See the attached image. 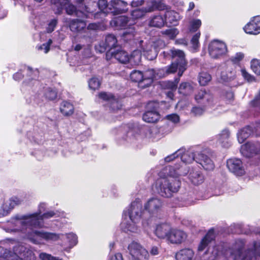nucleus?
<instances>
[{"label": "nucleus", "mask_w": 260, "mask_h": 260, "mask_svg": "<svg viewBox=\"0 0 260 260\" xmlns=\"http://www.w3.org/2000/svg\"><path fill=\"white\" fill-rule=\"evenodd\" d=\"M46 207L45 203L40 204L37 212L23 216H16L9 222V225L12 232H21L24 234V237L35 244H43L44 240L48 242H55L60 239L62 234L38 231L34 228L43 226L40 217Z\"/></svg>", "instance_id": "nucleus-1"}, {"label": "nucleus", "mask_w": 260, "mask_h": 260, "mask_svg": "<svg viewBox=\"0 0 260 260\" xmlns=\"http://www.w3.org/2000/svg\"><path fill=\"white\" fill-rule=\"evenodd\" d=\"M245 243L243 240H237L231 248L224 243L218 244L211 250L206 252L202 256V260H237L240 257L241 260H255L260 256V243L253 242L243 253Z\"/></svg>", "instance_id": "nucleus-2"}, {"label": "nucleus", "mask_w": 260, "mask_h": 260, "mask_svg": "<svg viewBox=\"0 0 260 260\" xmlns=\"http://www.w3.org/2000/svg\"><path fill=\"white\" fill-rule=\"evenodd\" d=\"M188 172L186 168L180 165L165 167L160 173L168 177L157 180L155 184L157 192L164 197H171L174 193L178 191L181 184L180 181L175 178L178 176H184Z\"/></svg>", "instance_id": "nucleus-3"}, {"label": "nucleus", "mask_w": 260, "mask_h": 260, "mask_svg": "<svg viewBox=\"0 0 260 260\" xmlns=\"http://www.w3.org/2000/svg\"><path fill=\"white\" fill-rule=\"evenodd\" d=\"M0 260H36V256L30 248L17 243L13 251L0 247Z\"/></svg>", "instance_id": "nucleus-4"}, {"label": "nucleus", "mask_w": 260, "mask_h": 260, "mask_svg": "<svg viewBox=\"0 0 260 260\" xmlns=\"http://www.w3.org/2000/svg\"><path fill=\"white\" fill-rule=\"evenodd\" d=\"M180 158L182 162L185 164L191 163L193 160L201 165L207 170H213L214 165L213 161L206 155L203 153H199L195 156L193 152L191 150L185 151L183 149V152L180 154Z\"/></svg>", "instance_id": "nucleus-5"}, {"label": "nucleus", "mask_w": 260, "mask_h": 260, "mask_svg": "<svg viewBox=\"0 0 260 260\" xmlns=\"http://www.w3.org/2000/svg\"><path fill=\"white\" fill-rule=\"evenodd\" d=\"M164 46L165 43L160 39H158L156 41L150 42L148 43L146 42H144L143 40H140L138 42V46L143 52L144 55L149 60L155 58L157 55L159 50Z\"/></svg>", "instance_id": "nucleus-6"}, {"label": "nucleus", "mask_w": 260, "mask_h": 260, "mask_svg": "<svg viewBox=\"0 0 260 260\" xmlns=\"http://www.w3.org/2000/svg\"><path fill=\"white\" fill-rule=\"evenodd\" d=\"M141 51L138 49L134 50L130 56L125 51L119 50L115 53L114 58L121 63L129 62L131 65H138L141 59Z\"/></svg>", "instance_id": "nucleus-7"}, {"label": "nucleus", "mask_w": 260, "mask_h": 260, "mask_svg": "<svg viewBox=\"0 0 260 260\" xmlns=\"http://www.w3.org/2000/svg\"><path fill=\"white\" fill-rule=\"evenodd\" d=\"M127 249L131 255L129 260H148L149 257L148 251L137 242H132Z\"/></svg>", "instance_id": "nucleus-8"}, {"label": "nucleus", "mask_w": 260, "mask_h": 260, "mask_svg": "<svg viewBox=\"0 0 260 260\" xmlns=\"http://www.w3.org/2000/svg\"><path fill=\"white\" fill-rule=\"evenodd\" d=\"M131 78L134 82H138L142 87L148 86L152 82L153 79L156 78L154 70H148L143 75L139 71H134L131 74Z\"/></svg>", "instance_id": "nucleus-9"}, {"label": "nucleus", "mask_w": 260, "mask_h": 260, "mask_svg": "<svg viewBox=\"0 0 260 260\" xmlns=\"http://www.w3.org/2000/svg\"><path fill=\"white\" fill-rule=\"evenodd\" d=\"M209 54L213 59H218L227 52V47L225 44L218 40L212 41L208 47Z\"/></svg>", "instance_id": "nucleus-10"}, {"label": "nucleus", "mask_w": 260, "mask_h": 260, "mask_svg": "<svg viewBox=\"0 0 260 260\" xmlns=\"http://www.w3.org/2000/svg\"><path fill=\"white\" fill-rule=\"evenodd\" d=\"M158 103L150 102L147 104L146 111L143 115L144 121L148 123L157 122L160 119V114L158 112Z\"/></svg>", "instance_id": "nucleus-11"}, {"label": "nucleus", "mask_w": 260, "mask_h": 260, "mask_svg": "<svg viewBox=\"0 0 260 260\" xmlns=\"http://www.w3.org/2000/svg\"><path fill=\"white\" fill-rule=\"evenodd\" d=\"M163 206L162 202L158 198L153 197L149 199L144 205V209L150 216L157 217L161 211Z\"/></svg>", "instance_id": "nucleus-12"}, {"label": "nucleus", "mask_w": 260, "mask_h": 260, "mask_svg": "<svg viewBox=\"0 0 260 260\" xmlns=\"http://www.w3.org/2000/svg\"><path fill=\"white\" fill-rule=\"evenodd\" d=\"M140 221H135L134 219L127 217L125 212L123 213L122 221L120 226L121 230L125 233H139L140 229L138 223Z\"/></svg>", "instance_id": "nucleus-13"}, {"label": "nucleus", "mask_w": 260, "mask_h": 260, "mask_svg": "<svg viewBox=\"0 0 260 260\" xmlns=\"http://www.w3.org/2000/svg\"><path fill=\"white\" fill-rule=\"evenodd\" d=\"M127 217L134 219L135 221H140L142 213V204L140 199H137L131 203L128 212L124 211Z\"/></svg>", "instance_id": "nucleus-14"}, {"label": "nucleus", "mask_w": 260, "mask_h": 260, "mask_svg": "<svg viewBox=\"0 0 260 260\" xmlns=\"http://www.w3.org/2000/svg\"><path fill=\"white\" fill-rule=\"evenodd\" d=\"M226 166L230 171L236 176H241L245 174L244 167L240 159H229L227 160Z\"/></svg>", "instance_id": "nucleus-15"}, {"label": "nucleus", "mask_w": 260, "mask_h": 260, "mask_svg": "<svg viewBox=\"0 0 260 260\" xmlns=\"http://www.w3.org/2000/svg\"><path fill=\"white\" fill-rule=\"evenodd\" d=\"M243 29L246 34L249 35H257L260 34V15L251 18Z\"/></svg>", "instance_id": "nucleus-16"}, {"label": "nucleus", "mask_w": 260, "mask_h": 260, "mask_svg": "<svg viewBox=\"0 0 260 260\" xmlns=\"http://www.w3.org/2000/svg\"><path fill=\"white\" fill-rule=\"evenodd\" d=\"M126 2L121 0H112L108 4L109 13L117 15L126 12L128 10Z\"/></svg>", "instance_id": "nucleus-17"}, {"label": "nucleus", "mask_w": 260, "mask_h": 260, "mask_svg": "<svg viewBox=\"0 0 260 260\" xmlns=\"http://www.w3.org/2000/svg\"><path fill=\"white\" fill-rule=\"evenodd\" d=\"M117 44V40L115 36L112 34L106 36L105 42H101L95 47L96 51L100 53L105 52L108 49H113Z\"/></svg>", "instance_id": "nucleus-18"}, {"label": "nucleus", "mask_w": 260, "mask_h": 260, "mask_svg": "<svg viewBox=\"0 0 260 260\" xmlns=\"http://www.w3.org/2000/svg\"><path fill=\"white\" fill-rule=\"evenodd\" d=\"M187 238V235L183 231L172 228L167 241L175 244H180Z\"/></svg>", "instance_id": "nucleus-19"}, {"label": "nucleus", "mask_w": 260, "mask_h": 260, "mask_svg": "<svg viewBox=\"0 0 260 260\" xmlns=\"http://www.w3.org/2000/svg\"><path fill=\"white\" fill-rule=\"evenodd\" d=\"M83 10H81L80 9L78 10H76V7L72 5H69L67 8H66V11L67 13L69 15H72L74 13H76V15L77 17H82V18H89L90 15H92V11L90 10L88 7L87 6H85L84 8H82Z\"/></svg>", "instance_id": "nucleus-20"}, {"label": "nucleus", "mask_w": 260, "mask_h": 260, "mask_svg": "<svg viewBox=\"0 0 260 260\" xmlns=\"http://www.w3.org/2000/svg\"><path fill=\"white\" fill-rule=\"evenodd\" d=\"M172 62L171 65H186L187 62L184 52L178 49L171 50Z\"/></svg>", "instance_id": "nucleus-21"}, {"label": "nucleus", "mask_w": 260, "mask_h": 260, "mask_svg": "<svg viewBox=\"0 0 260 260\" xmlns=\"http://www.w3.org/2000/svg\"><path fill=\"white\" fill-rule=\"evenodd\" d=\"M172 228L169 224L163 223L157 225L155 231V235L160 239L167 241Z\"/></svg>", "instance_id": "nucleus-22"}, {"label": "nucleus", "mask_w": 260, "mask_h": 260, "mask_svg": "<svg viewBox=\"0 0 260 260\" xmlns=\"http://www.w3.org/2000/svg\"><path fill=\"white\" fill-rule=\"evenodd\" d=\"M110 25L112 27L116 29L125 28L127 26L132 25L130 22L129 18L125 16H120L114 17L110 22Z\"/></svg>", "instance_id": "nucleus-23"}, {"label": "nucleus", "mask_w": 260, "mask_h": 260, "mask_svg": "<svg viewBox=\"0 0 260 260\" xmlns=\"http://www.w3.org/2000/svg\"><path fill=\"white\" fill-rule=\"evenodd\" d=\"M146 7L147 11L150 13L157 10H166L168 6L162 0H151L147 2Z\"/></svg>", "instance_id": "nucleus-24"}, {"label": "nucleus", "mask_w": 260, "mask_h": 260, "mask_svg": "<svg viewBox=\"0 0 260 260\" xmlns=\"http://www.w3.org/2000/svg\"><path fill=\"white\" fill-rule=\"evenodd\" d=\"M195 100L205 106H211L213 102V96L205 90H201L195 95Z\"/></svg>", "instance_id": "nucleus-25"}, {"label": "nucleus", "mask_w": 260, "mask_h": 260, "mask_svg": "<svg viewBox=\"0 0 260 260\" xmlns=\"http://www.w3.org/2000/svg\"><path fill=\"white\" fill-rule=\"evenodd\" d=\"M194 252L190 248H183L176 253V260H194Z\"/></svg>", "instance_id": "nucleus-26"}, {"label": "nucleus", "mask_w": 260, "mask_h": 260, "mask_svg": "<svg viewBox=\"0 0 260 260\" xmlns=\"http://www.w3.org/2000/svg\"><path fill=\"white\" fill-rule=\"evenodd\" d=\"M180 19V15L176 12L169 10V7L166 10L165 14V20L166 24L169 23L173 25H177Z\"/></svg>", "instance_id": "nucleus-27"}, {"label": "nucleus", "mask_w": 260, "mask_h": 260, "mask_svg": "<svg viewBox=\"0 0 260 260\" xmlns=\"http://www.w3.org/2000/svg\"><path fill=\"white\" fill-rule=\"evenodd\" d=\"M215 238V232L213 229H211L207 233L204 238L201 241L198 247L200 251L204 250L207 246L211 243Z\"/></svg>", "instance_id": "nucleus-28"}, {"label": "nucleus", "mask_w": 260, "mask_h": 260, "mask_svg": "<svg viewBox=\"0 0 260 260\" xmlns=\"http://www.w3.org/2000/svg\"><path fill=\"white\" fill-rule=\"evenodd\" d=\"M254 132L253 127L247 126L241 129L237 134V138L240 143H243Z\"/></svg>", "instance_id": "nucleus-29"}, {"label": "nucleus", "mask_w": 260, "mask_h": 260, "mask_svg": "<svg viewBox=\"0 0 260 260\" xmlns=\"http://www.w3.org/2000/svg\"><path fill=\"white\" fill-rule=\"evenodd\" d=\"M86 26L85 22L79 19H72L69 23L70 30L73 32H79L85 29Z\"/></svg>", "instance_id": "nucleus-30"}, {"label": "nucleus", "mask_w": 260, "mask_h": 260, "mask_svg": "<svg viewBox=\"0 0 260 260\" xmlns=\"http://www.w3.org/2000/svg\"><path fill=\"white\" fill-rule=\"evenodd\" d=\"M241 153L246 157H251L253 154L257 153V149L253 143L248 142L241 147Z\"/></svg>", "instance_id": "nucleus-31"}, {"label": "nucleus", "mask_w": 260, "mask_h": 260, "mask_svg": "<svg viewBox=\"0 0 260 260\" xmlns=\"http://www.w3.org/2000/svg\"><path fill=\"white\" fill-rule=\"evenodd\" d=\"M165 18L160 14L153 15L149 19V25L152 27L161 28L165 26Z\"/></svg>", "instance_id": "nucleus-32"}, {"label": "nucleus", "mask_w": 260, "mask_h": 260, "mask_svg": "<svg viewBox=\"0 0 260 260\" xmlns=\"http://www.w3.org/2000/svg\"><path fill=\"white\" fill-rule=\"evenodd\" d=\"M40 91L39 92H43L44 96L48 100L53 101L57 98V92L51 87L45 86L41 87L40 86Z\"/></svg>", "instance_id": "nucleus-33"}, {"label": "nucleus", "mask_w": 260, "mask_h": 260, "mask_svg": "<svg viewBox=\"0 0 260 260\" xmlns=\"http://www.w3.org/2000/svg\"><path fill=\"white\" fill-rule=\"evenodd\" d=\"M74 107L72 104L67 101H63L60 105V111L64 116H70L74 112Z\"/></svg>", "instance_id": "nucleus-34"}, {"label": "nucleus", "mask_w": 260, "mask_h": 260, "mask_svg": "<svg viewBox=\"0 0 260 260\" xmlns=\"http://www.w3.org/2000/svg\"><path fill=\"white\" fill-rule=\"evenodd\" d=\"M189 178L193 184L197 185L201 184L204 180L203 175L199 171H193L190 173Z\"/></svg>", "instance_id": "nucleus-35"}, {"label": "nucleus", "mask_w": 260, "mask_h": 260, "mask_svg": "<svg viewBox=\"0 0 260 260\" xmlns=\"http://www.w3.org/2000/svg\"><path fill=\"white\" fill-rule=\"evenodd\" d=\"M193 87L189 82L182 83L178 88L179 92L183 95L189 94L193 91Z\"/></svg>", "instance_id": "nucleus-36"}, {"label": "nucleus", "mask_w": 260, "mask_h": 260, "mask_svg": "<svg viewBox=\"0 0 260 260\" xmlns=\"http://www.w3.org/2000/svg\"><path fill=\"white\" fill-rule=\"evenodd\" d=\"M21 200L17 197H13L10 199L9 202L3 206L4 209L7 210L13 209L15 206L20 204Z\"/></svg>", "instance_id": "nucleus-37"}, {"label": "nucleus", "mask_w": 260, "mask_h": 260, "mask_svg": "<svg viewBox=\"0 0 260 260\" xmlns=\"http://www.w3.org/2000/svg\"><path fill=\"white\" fill-rule=\"evenodd\" d=\"M230 136L229 131L227 129L223 130L218 136V140L220 143L223 144L224 147H228V139Z\"/></svg>", "instance_id": "nucleus-38"}, {"label": "nucleus", "mask_w": 260, "mask_h": 260, "mask_svg": "<svg viewBox=\"0 0 260 260\" xmlns=\"http://www.w3.org/2000/svg\"><path fill=\"white\" fill-rule=\"evenodd\" d=\"M52 43V40L49 39L47 42L42 45H38L36 46V49L41 53H47L50 50V45Z\"/></svg>", "instance_id": "nucleus-39"}, {"label": "nucleus", "mask_w": 260, "mask_h": 260, "mask_svg": "<svg viewBox=\"0 0 260 260\" xmlns=\"http://www.w3.org/2000/svg\"><path fill=\"white\" fill-rule=\"evenodd\" d=\"M211 79V76L206 72H202L200 74L199 82L202 86L206 85Z\"/></svg>", "instance_id": "nucleus-40"}, {"label": "nucleus", "mask_w": 260, "mask_h": 260, "mask_svg": "<svg viewBox=\"0 0 260 260\" xmlns=\"http://www.w3.org/2000/svg\"><path fill=\"white\" fill-rule=\"evenodd\" d=\"M179 79H176L174 81H167L163 83L162 86L164 88L171 90H176Z\"/></svg>", "instance_id": "nucleus-41"}, {"label": "nucleus", "mask_w": 260, "mask_h": 260, "mask_svg": "<svg viewBox=\"0 0 260 260\" xmlns=\"http://www.w3.org/2000/svg\"><path fill=\"white\" fill-rule=\"evenodd\" d=\"M147 13L146 7L136 9L132 12L131 15L134 19H138L144 16Z\"/></svg>", "instance_id": "nucleus-42"}, {"label": "nucleus", "mask_w": 260, "mask_h": 260, "mask_svg": "<svg viewBox=\"0 0 260 260\" xmlns=\"http://www.w3.org/2000/svg\"><path fill=\"white\" fill-rule=\"evenodd\" d=\"M101 81L96 77H92L88 81V86L89 88L93 90L99 89Z\"/></svg>", "instance_id": "nucleus-43"}, {"label": "nucleus", "mask_w": 260, "mask_h": 260, "mask_svg": "<svg viewBox=\"0 0 260 260\" xmlns=\"http://www.w3.org/2000/svg\"><path fill=\"white\" fill-rule=\"evenodd\" d=\"M201 34L200 32L196 34L192 38L191 40V47L192 51H196L199 47V39L200 38Z\"/></svg>", "instance_id": "nucleus-44"}, {"label": "nucleus", "mask_w": 260, "mask_h": 260, "mask_svg": "<svg viewBox=\"0 0 260 260\" xmlns=\"http://www.w3.org/2000/svg\"><path fill=\"white\" fill-rule=\"evenodd\" d=\"M202 24L201 20L200 19H193L190 22L189 31L191 32L196 31Z\"/></svg>", "instance_id": "nucleus-45"}, {"label": "nucleus", "mask_w": 260, "mask_h": 260, "mask_svg": "<svg viewBox=\"0 0 260 260\" xmlns=\"http://www.w3.org/2000/svg\"><path fill=\"white\" fill-rule=\"evenodd\" d=\"M67 238L68 240V242L71 247L75 246L78 243L77 236L73 233L67 234Z\"/></svg>", "instance_id": "nucleus-46"}, {"label": "nucleus", "mask_w": 260, "mask_h": 260, "mask_svg": "<svg viewBox=\"0 0 260 260\" xmlns=\"http://www.w3.org/2000/svg\"><path fill=\"white\" fill-rule=\"evenodd\" d=\"M96 6H98L99 9L104 13H109L108 6V4L106 0H99Z\"/></svg>", "instance_id": "nucleus-47"}, {"label": "nucleus", "mask_w": 260, "mask_h": 260, "mask_svg": "<svg viewBox=\"0 0 260 260\" xmlns=\"http://www.w3.org/2000/svg\"><path fill=\"white\" fill-rule=\"evenodd\" d=\"M59 215L58 211H50L47 212L42 215L40 217V221L42 222V220L44 219H49L53 217H56Z\"/></svg>", "instance_id": "nucleus-48"}, {"label": "nucleus", "mask_w": 260, "mask_h": 260, "mask_svg": "<svg viewBox=\"0 0 260 260\" xmlns=\"http://www.w3.org/2000/svg\"><path fill=\"white\" fill-rule=\"evenodd\" d=\"M182 152H183V148L178 149L174 153L165 157V161L166 162H169L173 160L175 158L178 157L180 155V154L182 153Z\"/></svg>", "instance_id": "nucleus-49"}, {"label": "nucleus", "mask_w": 260, "mask_h": 260, "mask_svg": "<svg viewBox=\"0 0 260 260\" xmlns=\"http://www.w3.org/2000/svg\"><path fill=\"white\" fill-rule=\"evenodd\" d=\"M244 57V54L242 52H237L234 56H232L230 59L234 64L238 63Z\"/></svg>", "instance_id": "nucleus-50"}, {"label": "nucleus", "mask_w": 260, "mask_h": 260, "mask_svg": "<svg viewBox=\"0 0 260 260\" xmlns=\"http://www.w3.org/2000/svg\"><path fill=\"white\" fill-rule=\"evenodd\" d=\"M57 24V19L54 18L51 19L48 23L46 27V31L48 33L52 32L55 29Z\"/></svg>", "instance_id": "nucleus-51"}, {"label": "nucleus", "mask_w": 260, "mask_h": 260, "mask_svg": "<svg viewBox=\"0 0 260 260\" xmlns=\"http://www.w3.org/2000/svg\"><path fill=\"white\" fill-rule=\"evenodd\" d=\"M99 96L100 98L102 99L104 101L109 102V103H110L112 99L114 97L112 93L105 92H101L100 93H99Z\"/></svg>", "instance_id": "nucleus-52"}, {"label": "nucleus", "mask_w": 260, "mask_h": 260, "mask_svg": "<svg viewBox=\"0 0 260 260\" xmlns=\"http://www.w3.org/2000/svg\"><path fill=\"white\" fill-rule=\"evenodd\" d=\"M178 30L177 28H172L167 29L164 31V34L168 35L170 38L174 39L178 34Z\"/></svg>", "instance_id": "nucleus-53"}, {"label": "nucleus", "mask_w": 260, "mask_h": 260, "mask_svg": "<svg viewBox=\"0 0 260 260\" xmlns=\"http://www.w3.org/2000/svg\"><path fill=\"white\" fill-rule=\"evenodd\" d=\"M51 4L56 7V13H60L63 7V3L60 0H51Z\"/></svg>", "instance_id": "nucleus-54"}, {"label": "nucleus", "mask_w": 260, "mask_h": 260, "mask_svg": "<svg viewBox=\"0 0 260 260\" xmlns=\"http://www.w3.org/2000/svg\"><path fill=\"white\" fill-rule=\"evenodd\" d=\"M109 104L110 108L113 110L119 109L121 107V105L114 97Z\"/></svg>", "instance_id": "nucleus-55"}, {"label": "nucleus", "mask_w": 260, "mask_h": 260, "mask_svg": "<svg viewBox=\"0 0 260 260\" xmlns=\"http://www.w3.org/2000/svg\"><path fill=\"white\" fill-rule=\"evenodd\" d=\"M134 30L133 27H129L128 30H126L123 32V37L125 39L127 38V37H129V39L131 40L135 36Z\"/></svg>", "instance_id": "nucleus-56"}, {"label": "nucleus", "mask_w": 260, "mask_h": 260, "mask_svg": "<svg viewBox=\"0 0 260 260\" xmlns=\"http://www.w3.org/2000/svg\"><path fill=\"white\" fill-rule=\"evenodd\" d=\"M204 109L201 107H194L191 110V113L195 116H200L203 114Z\"/></svg>", "instance_id": "nucleus-57"}, {"label": "nucleus", "mask_w": 260, "mask_h": 260, "mask_svg": "<svg viewBox=\"0 0 260 260\" xmlns=\"http://www.w3.org/2000/svg\"><path fill=\"white\" fill-rule=\"evenodd\" d=\"M242 75L243 77L248 82H252L254 81V78L248 74L244 69L241 70Z\"/></svg>", "instance_id": "nucleus-58"}, {"label": "nucleus", "mask_w": 260, "mask_h": 260, "mask_svg": "<svg viewBox=\"0 0 260 260\" xmlns=\"http://www.w3.org/2000/svg\"><path fill=\"white\" fill-rule=\"evenodd\" d=\"M167 118L174 123H177L179 121V117L176 114L168 115L166 116Z\"/></svg>", "instance_id": "nucleus-59"}, {"label": "nucleus", "mask_w": 260, "mask_h": 260, "mask_svg": "<svg viewBox=\"0 0 260 260\" xmlns=\"http://www.w3.org/2000/svg\"><path fill=\"white\" fill-rule=\"evenodd\" d=\"M250 104L252 107L260 108V91L259 94L251 102Z\"/></svg>", "instance_id": "nucleus-60"}, {"label": "nucleus", "mask_w": 260, "mask_h": 260, "mask_svg": "<svg viewBox=\"0 0 260 260\" xmlns=\"http://www.w3.org/2000/svg\"><path fill=\"white\" fill-rule=\"evenodd\" d=\"M232 76H229L226 73L224 72H221L220 74V80L221 82H228L231 80Z\"/></svg>", "instance_id": "nucleus-61"}, {"label": "nucleus", "mask_w": 260, "mask_h": 260, "mask_svg": "<svg viewBox=\"0 0 260 260\" xmlns=\"http://www.w3.org/2000/svg\"><path fill=\"white\" fill-rule=\"evenodd\" d=\"M109 50L106 52V59L107 60H110V59H115L114 58V54L116 53V52L113 51L112 49H108Z\"/></svg>", "instance_id": "nucleus-62"}, {"label": "nucleus", "mask_w": 260, "mask_h": 260, "mask_svg": "<svg viewBox=\"0 0 260 260\" xmlns=\"http://www.w3.org/2000/svg\"><path fill=\"white\" fill-rule=\"evenodd\" d=\"M82 55L84 58H88L91 57V49L89 48H85L83 51Z\"/></svg>", "instance_id": "nucleus-63"}, {"label": "nucleus", "mask_w": 260, "mask_h": 260, "mask_svg": "<svg viewBox=\"0 0 260 260\" xmlns=\"http://www.w3.org/2000/svg\"><path fill=\"white\" fill-rule=\"evenodd\" d=\"M110 260H123L122 256L121 253H117L115 255L112 256Z\"/></svg>", "instance_id": "nucleus-64"}]
</instances>
